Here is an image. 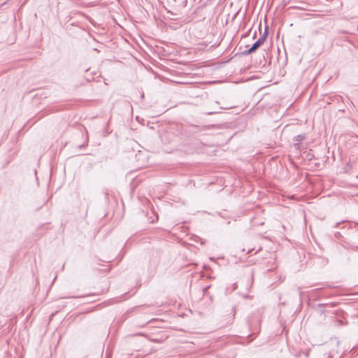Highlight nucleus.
<instances>
[{
  "instance_id": "423d86ee",
  "label": "nucleus",
  "mask_w": 358,
  "mask_h": 358,
  "mask_svg": "<svg viewBox=\"0 0 358 358\" xmlns=\"http://www.w3.org/2000/svg\"><path fill=\"white\" fill-rule=\"evenodd\" d=\"M260 250H262V248H261V247H259V248L256 250L255 253H257V252H259Z\"/></svg>"
},
{
  "instance_id": "20e7f679",
  "label": "nucleus",
  "mask_w": 358,
  "mask_h": 358,
  "mask_svg": "<svg viewBox=\"0 0 358 358\" xmlns=\"http://www.w3.org/2000/svg\"><path fill=\"white\" fill-rule=\"evenodd\" d=\"M306 157H307V159H308V160H311V159H313V155L310 152H309L307 154Z\"/></svg>"
},
{
  "instance_id": "7ed1b4c3",
  "label": "nucleus",
  "mask_w": 358,
  "mask_h": 358,
  "mask_svg": "<svg viewBox=\"0 0 358 358\" xmlns=\"http://www.w3.org/2000/svg\"><path fill=\"white\" fill-rule=\"evenodd\" d=\"M305 138H306V136L303 134H299V135H297V136H294V141H295V143H294V146L296 149H299L300 148V143L303 140H304Z\"/></svg>"
},
{
  "instance_id": "f257e3e1",
  "label": "nucleus",
  "mask_w": 358,
  "mask_h": 358,
  "mask_svg": "<svg viewBox=\"0 0 358 358\" xmlns=\"http://www.w3.org/2000/svg\"><path fill=\"white\" fill-rule=\"evenodd\" d=\"M262 317L259 313L252 314L248 320V324L252 334H258L261 329Z\"/></svg>"
},
{
  "instance_id": "1a4fd4ad",
  "label": "nucleus",
  "mask_w": 358,
  "mask_h": 358,
  "mask_svg": "<svg viewBox=\"0 0 358 358\" xmlns=\"http://www.w3.org/2000/svg\"><path fill=\"white\" fill-rule=\"evenodd\" d=\"M357 178H358V175L357 176Z\"/></svg>"
},
{
  "instance_id": "9d476101",
  "label": "nucleus",
  "mask_w": 358,
  "mask_h": 358,
  "mask_svg": "<svg viewBox=\"0 0 358 358\" xmlns=\"http://www.w3.org/2000/svg\"><path fill=\"white\" fill-rule=\"evenodd\" d=\"M357 249H358V248H357Z\"/></svg>"
},
{
  "instance_id": "6e6552de",
  "label": "nucleus",
  "mask_w": 358,
  "mask_h": 358,
  "mask_svg": "<svg viewBox=\"0 0 358 358\" xmlns=\"http://www.w3.org/2000/svg\"><path fill=\"white\" fill-rule=\"evenodd\" d=\"M256 36V33H255V34L253 35V38H255Z\"/></svg>"
},
{
  "instance_id": "39448f33",
  "label": "nucleus",
  "mask_w": 358,
  "mask_h": 358,
  "mask_svg": "<svg viewBox=\"0 0 358 358\" xmlns=\"http://www.w3.org/2000/svg\"><path fill=\"white\" fill-rule=\"evenodd\" d=\"M255 249L253 248L252 249H249L248 251V253H250L252 251L255 250Z\"/></svg>"
},
{
  "instance_id": "f03ea898",
  "label": "nucleus",
  "mask_w": 358,
  "mask_h": 358,
  "mask_svg": "<svg viewBox=\"0 0 358 358\" xmlns=\"http://www.w3.org/2000/svg\"><path fill=\"white\" fill-rule=\"evenodd\" d=\"M268 33V28L266 26L264 29V34L259 38V39L253 43V45L248 50L243 52V55H248L255 52L265 42Z\"/></svg>"
},
{
  "instance_id": "0eeeda50",
  "label": "nucleus",
  "mask_w": 358,
  "mask_h": 358,
  "mask_svg": "<svg viewBox=\"0 0 358 358\" xmlns=\"http://www.w3.org/2000/svg\"><path fill=\"white\" fill-rule=\"evenodd\" d=\"M152 320H153V319H151V320H148V321L146 322V324H147V323H149V322H152Z\"/></svg>"
}]
</instances>
